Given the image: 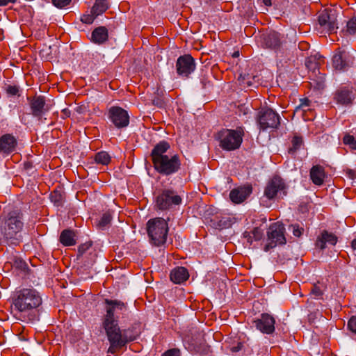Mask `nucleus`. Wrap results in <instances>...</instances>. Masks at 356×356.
I'll return each instance as SVG.
<instances>
[{
	"label": "nucleus",
	"instance_id": "1",
	"mask_svg": "<svg viewBox=\"0 0 356 356\" xmlns=\"http://www.w3.org/2000/svg\"><path fill=\"white\" fill-rule=\"evenodd\" d=\"M106 314L103 316L102 326L105 330L110 346L108 353L115 354L118 350L136 339L138 334L134 333L131 328L121 330L118 325V318L114 312L116 309L122 311L126 309L125 304L118 300L105 299Z\"/></svg>",
	"mask_w": 356,
	"mask_h": 356
},
{
	"label": "nucleus",
	"instance_id": "2",
	"mask_svg": "<svg viewBox=\"0 0 356 356\" xmlns=\"http://www.w3.org/2000/svg\"><path fill=\"white\" fill-rule=\"evenodd\" d=\"M170 148L169 143L162 140L154 147L150 154L154 170L164 176L175 174L181 169L180 156L168 153Z\"/></svg>",
	"mask_w": 356,
	"mask_h": 356
},
{
	"label": "nucleus",
	"instance_id": "3",
	"mask_svg": "<svg viewBox=\"0 0 356 356\" xmlns=\"http://www.w3.org/2000/svg\"><path fill=\"white\" fill-rule=\"evenodd\" d=\"M12 305L22 321H31V313L42 305L40 293L33 288H23L16 290L11 297Z\"/></svg>",
	"mask_w": 356,
	"mask_h": 356
},
{
	"label": "nucleus",
	"instance_id": "4",
	"mask_svg": "<svg viewBox=\"0 0 356 356\" xmlns=\"http://www.w3.org/2000/svg\"><path fill=\"white\" fill-rule=\"evenodd\" d=\"M23 213L20 210H13L7 213L0 221V238L8 245H18L22 241L24 227Z\"/></svg>",
	"mask_w": 356,
	"mask_h": 356
},
{
	"label": "nucleus",
	"instance_id": "5",
	"mask_svg": "<svg viewBox=\"0 0 356 356\" xmlns=\"http://www.w3.org/2000/svg\"><path fill=\"white\" fill-rule=\"evenodd\" d=\"M245 136V127L238 126L235 129H222L216 136L219 147L225 151H234L239 149Z\"/></svg>",
	"mask_w": 356,
	"mask_h": 356
},
{
	"label": "nucleus",
	"instance_id": "6",
	"mask_svg": "<svg viewBox=\"0 0 356 356\" xmlns=\"http://www.w3.org/2000/svg\"><path fill=\"white\" fill-rule=\"evenodd\" d=\"M147 231L150 242L153 245L160 246L166 242L168 225L163 218H156L148 220Z\"/></svg>",
	"mask_w": 356,
	"mask_h": 356
},
{
	"label": "nucleus",
	"instance_id": "7",
	"mask_svg": "<svg viewBox=\"0 0 356 356\" xmlns=\"http://www.w3.org/2000/svg\"><path fill=\"white\" fill-rule=\"evenodd\" d=\"M288 186L284 180L278 175L273 176L267 182L264 195L269 200L283 198L287 195Z\"/></svg>",
	"mask_w": 356,
	"mask_h": 356
},
{
	"label": "nucleus",
	"instance_id": "8",
	"mask_svg": "<svg viewBox=\"0 0 356 356\" xmlns=\"http://www.w3.org/2000/svg\"><path fill=\"white\" fill-rule=\"evenodd\" d=\"M284 233L285 227L283 224L280 222L271 224L267 232V243L264 246V251L268 252L277 245L286 244Z\"/></svg>",
	"mask_w": 356,
	"mask_h": 356
},
{
	"label": "nucleus",
	"instance_id": "9",
	"mask_svg": "<svg viewBox=\"0 0 356 356\" xmlns=\"http://www.w3.org/2000/svg\"><path fill=\"white\" fill-rule=\"evenodd\" d=\"M181 202V197L175 191L163 189L156 196L155 206L158 209L163 211L179 205Z\"/></svg>",
	"mask_w": 356,
	"mask_h": 356
},
{
	"label": "nucleus",
	"instance_id": "10",
	"mask_svg": "<svg viewBox=\"0 0 356 356\" xmlns=\"http://www.w3.org/2000/svg\"><path fill=\"white\" fill-rule=\"evenodd\" d=\"M257 122L260 129H277L280 124V117L271 108H261L257 114Z\"/></svg>",
	"mask_w": 356,
	"mask_h": 356
},
{
	"label": "nucleus",
	"instance_id": "11",
	"mask_svg": "<svg viewBox=\"0 0 356 356\" xmlns=\"http://www.w3.org/2000/svg\"><path fill=\"white\" fill-rule=\"evenodd\" d=\"M318 29L321 32L332 33L338 29L337 15L333 9H325L318 16Z\"/></svg>",
	"mask_w": 356,
	"mask_h": 356
},
{
	"label": "nucleus",
	"instance_id": "12",
	"mask_svg": "<svg viewBox=\"0 0 356 356\" xmlns=\"http://www.w3.org/2000/svg\"><path fill=\"white\" fill-rule=\"evenodd\" d=\"M107 117L117 129H123L129 124V115L120 106H113L108 110Z\"/></svg>",
	"mask_w": 356,
	"mask_h": 356
},
{
	"label": "nucleus",
	"instance_id": "13",
	"mask_svg": "<svg viewBox=\"0 0 356 356\" xmlns=\"http://www.w3.org/2000/svg\"><path fill=\"white\" fill-rule=\"evenodd\" d=\"M195 61L191 54L180 56L176 62V70L179 76L188 78L195 70Z\"/></svg>",
	"mask_w": 356,
	"mask_h": 356
},
{
	"label": "nucleus",
	"instance_id": "14",
	"mask_svg": "<svg viewBox=\"0 0 356 356\" xmlns=\"http://www.w3.org/2000/svg\"><path fill=\"white\" fill-rule=\"evenodd\" d=\"M353 60L347 52L338 49L332 59V67L337 71H346L352 65Z\"/></svg>",
	"mask_w": 356,
	"mask_h": 356
},
{
	"label": "nucleus",
	"instance_id": "15",
	"mask_svg": "<svg viewBox=\"0 0 356 356\" xmlns=\"http://www.w3.org/2000/svg\"><path fill=\"white\" fill-rule=\"evenodd\" d=\"M17 139L12 134H5L0 137V154L5 157L17 151Z\"/></svg>",
	"mask_w": 356,
	"mask_h": 356
},
{
	"label": "nucleus",
	"instance_id": "16",
	"mask_svg": "<svg viewBox=\"0 0 356 356\" xmlns=\"http://www.w3.org/2000/svg\"><path fill=\"white\" fill-rule=\"evenodd\" d=\"M27 99L29 102L31 114L34 117L40 118L49 110L44 96L35 95L32 98L28 97Z\"/></svg>",
	"mask_w": 356,
	"mask_h": 356
},
{
	"label": "nucleus",
	"instance_id": "17",
	"mask_svg": "<svg viewBox=\"0 0 356 356\" xmlns=\"http://www.w3.org/2000/svg\"><path fill=\"white\" fill-rule=\"evenodd\" d=\"M257 330L264 334H270L275 331V318L267 313H264L260 318L254 321Z\"/></svg>",
	"mask_w": 356,
	"mask_h": 356
},
{
	"label": "nucleus",
	"instance_id": "18",
	"mask_svg": "<svg viewBox=\"0 0 356 356\" xmlns=\"http://www.w3.org/2000/svg\"><path fill=\"white\" fill-rule=\"evenodd\" d=\"M252 193V185L245 184L232 189L229 193V198L233 203L241 204Z\"/></svg>",
	"mask_w": 356,
	"mask_h": 356
},
{
	"label": "nucleus",
	"instance_id": "19",
	"mask_svg": "<svg viewBox=\"0 0 356 356\" xmlns=\"http://www.w3.org/2000/svg\"><path fill=\"white\" fill-rule=\"evenodd\" d=\"M354 99L355 95L353 90L347 86L340 87L334 95V102L343 106L351 104Z\"/></svg>",
	"mask_w": 356,
	"mask_h": 356
},
{
	"label": "nucleus",
	"instance_id": "20",
	"mask_svg": "<svg viewBox=\"0 0 356 356\" xmlns=\"http://www.w3.org/2000/svg\"><path fill=\"white\" fill-rule=\"evenodd\" d=\"M282 44L281 35L275 31H270L263 35L262 44L268 49L277 51Z\"/></svg>",
	"mask_w": 356,
	"mask_h": 356
},
{
	"label": "nucleus",
	"instance_id": "21",
	"mask_svg": "<svg viewBox=\"0 0 356 356\" xmlns=\"http://www.w3.org/2000/svg\"><path fill=\"white\" fill-rule=\"evenodd\" d=\"M337 241L338 238L335 234L327 230H323L316 241V246L321 250H324L326 248L327 243L331 245H335Z\"/></svg>",
	"mask_w": 356,
	"mask_h": 356
},
{
	"label": "nucleus",
	"instance_id": "22",
	"mask_svg": "<svg viewBox=\"0 0 356 356\" xmlns=\"http://www.w3.org/2000/svg\"><path fill=\"white\" fill-rule=\"evenodd\" d=\"M170 280L175 284H181L189 277L188 270L185 267H177L170 272Z\"/></svg>",
	"mask_w": 356,
	"mask_h": 356
},
{
	"label": "nucleus",
	"instance_id": "23",
	"mask_svg": "<svg viewBox=\"0 0 356 356\" xmlns=\"http://www.w3.org/2000/svg\"><path fill=\"white\" fill-rule=\"evenodd\" d=\"M108 38V29L105 26L95 29L91 33V41L97 44H102Z\"/></svg>",
	"mask_w": 356,
	"mask_h": 356
},
{
	"label": "nucleus",
	"instance_id": "24",
	"mask_svg": "<svg viewBox=\"0 0 356 356\" xmlns=\"http://www.w3.org/2000/svg\"><path fill=\"white\" fill-rule=\"evenodd\" d=\"M325 177V169L320 165H314L310 170V178L312 182L317 186H321L324 182Z\"/></svg>",
	"mask_w": 356,
	"mask_h": 356
},
{
	"label": "nucleus",
	"instance_id": "25",
	"mask_svg": "<svg viewBox=\"0 0 356 356\" xmlns=\"http://www.w3.org/2000/svg\"><path fill=\"white\" fill-rule=\"evenodd\" d=\"M323 63L324 58L319 54L311 55L305 61V65L309 72L319 71V67Z\"/></svg>",
	"mask_w": 356,
	"mask_h": 356
},
{
	"label": "nucleus",
	"instance_id": "26",
	"mask_svg": "<svg viewBox=\"0 0 356 356\" xmlns=\"http://www.w3.org/2000/svg\"><path fill=\"white\" fill-rule=\"evenodd\" d=\"M310 84L317 90L323 89L325 87V75L319 71L309 72Z\"/></svg>",
	"mask_w": 356,
	"mask_h": 356
},
{
	"label": "nucleus",
	"instance_id": "27",
	"mask_svg": "<svg viewBox=\"0 0 356 356\" xmlns=\"http://www.w3.org/2000/svg\"><path fill=\"white\" fill-rule=\"evenodd\" d=\"M75 232L70 229H64L60 235L59 241L65 246H72L76 243Z\"/></svg>",
	"mask_w": 356,
	"mask_h": 356
},
{
	"label": "nucleus",
	"instance_id": "28",
	"mask_svg": "<svg viewBox=\"0 0 356 356\" xmlns=\"http://www.w3.org/2000/svg\"><path fill=\"white\" fill-rule=\"evenodd\" d=\"M110 8L108 0H95L91 8V13L98 17L104 13Z\"/></svg>",
	"mask_w": 356,
	"mask_h": 356
},
{
	"label": "nucleus",
	"instance_id": "29",
	"mask_svg": "<svg viewBox=\"0 0 356 356\" xmlns=\"http://www.w3.org/2000/svg\"><path fill=\"white\" fill-rule=\"evenodd\" d=\"M291 146L288 149L289 154L295 155L303 145V138L300 135L295 134L291 138Z\"/></svg>",
	"mask_w": 356,
	"mask_h": 356
},
{
	"label": "nucleus",
	"instance_id": "30",
	"mask_svg": "<svg viewBox=\"0 0 356 356\" xmlns=\"http://www.w3.org/2000/svg\"><path fill=\"white\" fill-rule=\"evenodd\" d=\"M257 76L251 75L248 73H241L238 77L239 85L243 88H248L254 84Z\"/></svg>",
	"mask_w": 356,
	"mask_h": 356
},
{
	"label": "nucleus",
	"instance_id": "31",
	"mask_svg": "<svg viewBox=\"0 0 356 356\" xmlns=\"http://www.w3.org/2000/svg\"><path fill=\"white\" fill-rule=\"evenodd\" d=\"M244 237L248 238V242L252 243V242L260 241L263 237V232L259 227H254L250 232H245Z\"/></svg>",
	"mask_w": 356,
	"mask_h": 356
},
{
	"label": "nucleus",
	"instance_id": "32",
	"mask_svg": "<svg viewBox=\"0 0 356 356\" xmlns=\"http://www.w3.org/2000/svg\"><path fill=\"white\" fill-rule=\"evenodd\" d=\"M344 35H356V17H353L346 23V26L342 30Z\"/></svg>",
	"mask_w": 356,
	"mask_h": 356
},
{
	"label": "nucleus",
	"instance_id": "33",
	"mask_svg": "<svg viewBox=\"0 0 356 356\" xmlns=\"http://www.w3.org/2000/svg\"><path fill=\"white\" fill-rule=\"evenodd\" d=\"M94 159L96 163L106 165L111 162V158L106 152L102 151L95 155Z\"/></svg>",
	"mask_w": 356,
	"mask_h": 356
},
{
	"label": "nucleus",
	"instance_id": "34",
	"mask_svg": "<svg viewBox=\"0 0 356 356\" xmlns=\"http://www.w3.org/2000/svg\"><path fill=\"white\" fill-rule=\"evenodd\" d=\"M49 198L51 202H53L56 207L62 206L64 202L63 195L57 190H55L50 193Z\"/></svg>",
	"mask_w": 356,
	"mask_h": 356
},
{
	"label": "nucleus",
	"instance_id": "35",
	"mask_svg": "<svg viewBox=\"0 0 356 356\" xmlns=\"http://www.w3.org/2000/svg\"><path fill=\"white\" fill-rule=\"evenodd\" d=\"M112 220V216L109 211L105 212L102 216L99 222L97 223V226L99 228L102 229H104L106 227H108Z\"/></svg>",
	"mask_w": 356,
	"mask_h": 356
},
{
	"label": "nucleus",
	"instance_id": "36",
	"mask_svg": "<svg viewBox=\"0 0 356 356\" xmlns=\"http://www.w3.org/2000/svg\"><path fill=\"white\" fill-rule=\"evenodd\" d=\"M289 229H291L293 236L296 237H300L304 233L303 227L300 226L299 224H292L289 225Z\"/></svg>",
	"mask_w": 356,
	"mask_h": 356
},
{
	"label": "nucleus",
	"instance_id": "37",
	"mask_svg": "<svg viewBox=\"0 0 356 356\" xmlns=\"http://www.w3.org/2000/svg\"><path fill=\"white\" fill-rule=\"evenodd\" d=\"M96 17H97L90 12V14L83 15L81 17V21L84 24H90L94 22Z\"/></svg>",
	"mask_w": 356,
	"mask_h": 356
},
{
	"label": "nucleus",
	"instance_id": "38",
	"mask_svg": "<svg viewBox=\"0 0 356 356\" xmlns=\"http://www.w3.org/2000/svg\"><path fill=\"white\" fill-rule=\"evenodd\" d=\"M6 92L9 95H11V96L19 95L18 94L19 91V87L16 86V85H13V86L8 85V86H7L6 88Z\"/></svg>",
	"mask_w": 356,
	"mask_h": 356
},
{
	"label": "nucleus",
	"instance_id": "39",
	"mask_svg": "<svg viewBox=\"0 0 356 356\" xmlns=\"http://www.w3.org/2000/svg\"><path fill=\"white\" fill-rule=\"evenodd\" d=\"M311 294L314 296V298H318L323 296V291L319 286L317 284H314L311 289Z\"/></svg>",
	"mask_w": 356,
	"mask_h": 356
},
{
	"label": "nucleus",
	"instance_id": "40",
	"mask_svg": "<svg viewBox=\"0 0 356 356\" xmlns=\"http://www.w3.org/2000/svg\"><path fill=\"white\" fill-rule=\"evenodd\" d=\"M347 327L351 332L356 334V316H353L348 320Z\"/></svg>",
	"mask_w": 356,
	"mask_h": 356
},
{
	"label": "nucleus",
	"instance_id": "41",
	"mask_svg": "<svg viewBox=\"0 0 356 356\" xmlns=\"http://www.w3.org/2000/svg\"><path fill=\"white\" fill-rule=\"evenodd\" d=\"M286 0H263L264 3L266 6H275V7L279 6L280 4L284 3Z\"/></svg>",
	"mask_w": 356,
	"mask_h": 356
},
{
	"label": "nucleus",
	"instance_id": "42",
	"mask_svg": "<svg viewBox=\"0 0 356 356\" xmlns=\"http://www.w3.org/2000/svg\"><path fill=\"white\" fill-rule=\"evenodd\" d=\"M244 348V343L241 341H237L236 344H232L230 346V351L233 353H236Z\"/></svg>",
	"mask_w": 356,
	"mask_h": 356
},
{
	"label": "nucleus",
	"instance_id": "43",
	"mask_svg": "<svg viewBox=\"0 0 356 356\" xmlns=\"http://www.w3.org/2000/svg\"><path fill=\"white\" fill-rule=\"evenodd\" d=\"M161 356H181L179 348H171L165 351Z\"/></svg>",
	"mask_w": 356,
	"mask_h": 356
},
{
	"label": "nucleus",
	"instance_id": "44",
	"mask_svg": "<svg viewBox=\"0 0 356 356\" xmlns=\"http://www.w3.org/2000/svg\"><path fill=\"white\" fill-rule=\"evenodd\" d=\"M52 3L57 8H62L68 5L71 0H51Z\"/></svg>",
	"mask_w": 356,
	"mask_h": 356
},
{
	"label": "nucleus",
	"instance_id": "45",
	"mask_svg": "<svg viewBox=\"0 0 356 356\" xmlns=\"http://www.w3.org/2000/svg\"><path fill=\"white\" fill-rule=\"evenodd\" d=\"M33 169V165L31 161H24L23 163V170L27 173H31L32 170Z\"/></svg>",
	"mask_w": 356,
	"mask_h": 356
},
{
	"label": "nucleus",
	"instance_id": "46",
	"mask_svg": "<svg viewBox=\"0 0 356 356\" xmlns=\"http://www.w3.org/2000/svg\"><path fill=\"white\" fill-rule=\"evenodd\" d=\"M310 102V100L307 98L300 99V104L298 108H301L305 110V108L309 106Z\"/></svg>",
	"mask_w": 356,
	"mask_h": 356
},
{
	"label": "nucleus",
	"instance_id": "47",
	"mask_svg": "<svg viewBox=\"0 0 356 356\" xmlns=\"http://www.w3.org/2000/svg\"><path fill=\"white\" fill-rule=\"evenodd\" d=\"M298 47L302 51H306L309 49V44L307 42L302 41L299 42Z\"/></svg>",
	"mask_w": 356,
	"mask_h": 356
},
{
	"label": "nucleus",
	"instance_id": "48",
	"mask_svg": "<svg viewBox=\"0 0 356 356\" xmlns=\"http://www.w3.org/2000/svg\"><path fill=\"white\" fill-rule=\"evenodd\" d=\"M17 0H0V7L7 6L8 4H14Z\"/></svg>",
	"mask_w": 356,
	"mask_h": 356
},
{
	"label": "nucleus",
	"instance_id": "49",
	"mask_svg": "<svg viewBox=\"0 0 356 356\" xmlns=\"http://www.w3.org/2000/svg\"><path fill=\"white\" fill-rule=\"evenodd\" d=\"M62 113L63 114V118H68L70 116L71 112L69 109L65 108L62 111Z\"/></svg>",
	"mask_w": 356,
	"mask_h": 356
},
{
	"label": "nucleus",
	"instance_id": "50",
	"mask_svg": "<svg viewBox=\"0 0 356 356\" xmlns=\"http://www.w3.org/2000/svg\"><path fill=\"white\" fill-rule=\"evenodd\" d=\"M351 247L354 251H356V238H355L352 241Z\"/></svg>",
	"mask_w": 356,
	"mask_h": 356
},
{
	"label": "nucleus",
	"instance_id": "51",
	"mask_svg": "<svg viewBox=\"0 0 356 356\" xmlns=\"http://www.w3.org/2000/svg\"><path fill=\"white\" fill-rule=\"evenodd\" d=\"M86 250V248L83 245L79 247V252L83 253Z\"/></svg>",
	"mask_w": 356,
	"mask_h": 356
},
{
	"label": "nucleus",
	"instance_id": "52",
	"mask_svg": "<svg viewBox=\"0 0 356 356\" xmlns=\"http://www.w3.org/2000/svg\"><path fill=\"white\" fill-rule=\"evenodd\" d=\"M19 266L20 268H24V267H25V266H26V263H25L24 261H19Z\"/></svg>",
	"mask_w": 356,
	"mask_h": 356
},
{
	"label": "nucleus",
	"instance_id": "53",
	"mask_svg": "<svg viewBox=\"0 0 356 356\" xmlns=\"http://www.w3.org/2000/svg\"><path fill=\"white\" fill-rule=\"evenodd\" d=\"M349 175H350L351 177H353V176H354V172H353V170H350V171H349Z\"/></svg>",
	"mask_w": 356,
	"mask_h": 356
},
{
	"label": "nucleus",
	"instance_id": "54",
	"mask_svg": "<svg viewBox=\"0 0 356 356\" xmlns=\"http://www.w3.org/2000/svg\"><path fill=\"white\" fill-rule=\"evenodd\" d=\"M238 54V53H235V54H234V56H237Z\"/></svg>",
	"mask_w": 356,
	"mask_h": 356
}]
</instances>
